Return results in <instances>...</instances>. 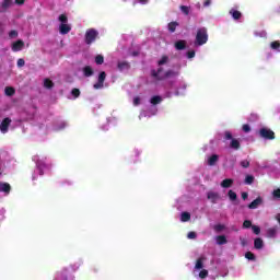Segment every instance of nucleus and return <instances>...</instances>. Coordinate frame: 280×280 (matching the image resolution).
<instances>
[{
    "instance_id": "35",
    "label": "nucleus",
    "mask_w": 280,
    "mask_h": 280,
    "mask_svg": "<svg viewBox=\"0 0 280 280\" xmlns=\"http://www.w3.org/2000/svg\"><path fill=\"white\" fill-rule=\"evenodd\" d=\"M253 183H255V176L253 175H247L245 177V185H253Z\"/></svg>"
},
{
    "instance_id": "31",
    "label": "nucleus",
    "mask_w": 280,
    "mask_h": 280,
    "mask_svg": "<svg viewBox=\"0 0 280 280\" xmlns=\"http://www.w3.org/2000/svg\"><path fill=\"white\" fill-rule=\"evenodd\" d=\"M267 237H277V228H270L267 230Z\"/></svg>"
},
{
    "instance_id": "61",
    "label": "nucleus",
    "mask_w": 280,
    "mask_h": 280,
    "mask_svg": "<svg viewBox=\"0 0 280 280\" xmlns=\"http://www.w3.org/2000/svg\"><path fill=\"white\" fill-rule=\"evenodd\" d=\"M168 89H170V91H173L174 90V85H171Z\"/></svg>"
},
{
    "instance_id": "62",
    "label": "nucleus",
    "mask_w": 280,
    "mask_h": 280,
    "mask_svg": "<svg viewBox=\"0 0 280 280\" xmlns=\"http://www.w3.org/2000/svg\"><path fill=\"white\" fill-rule=\"evenodd\" d=\"M242 244H243V246H245V245H246V242H245V241H243V242H242Z\"/></svg>"
},
{
    "instance_id": "11",
    "label": "nucleus",
    "mask_w": 280,
    "mask_h": 280,
    "mask_svg": "<svg viewBox=\"0 0 280 280\" xmlns=\"http://www.w3.org/2000/svg\"><path fill=\"white\" fill-rule=\"evenodd\" d=\"M259 136L262 138V139H269V140H272L275 139V131L266 128V127H262L260 130H259Z\"/></svg>"
},
{
    "instance_id": "39",
    "label": "nucleus",
    "mask_w": 280,
    "mask_h": 280,
    "mask_svg": "<svg viewBox=\"0 0 280 280\" xmlns=\"http://www.w3.org/2000/svg\"><path fill=\"white\" fill-rule=\"evenodd\" d=\"M95 62H96L97 65H104V56L97 55V56L95 57Z\"/></svg>"
},
{
    "instance_id": "1",
    "label": "nucleus",
    "mask_w": 280,
    "mask_h": 280,
    "mask_svg": "<svg viewBox=\"0 0 280 280\" xmlns=\"http://www.w3.org/2000/svg\"><path fill=\"white\" fill-rule=\"evenodd\" d=\"M170 65V57L162 56L158 60V69H153L151 71L152 78H155V80H165V78H176L178 75L177 70H168L165 71V67Z\"/></svg>"
},
{
    "instance_id": "16",
    "label": "nucleus",
    "mask_w": 280,
    "mask_h": 280,
    "mask_svg": "<svg viewBox=\"0 0 280 280\" xmlns=\"http://www.w3.org/2000/svg\"><path fill=\"white\" fill-rule=\"evenodd\" d=\"M12 187L9 183L0 182V191L8 196L11 191Z\"/></svg>"
},
{
    "instance_id": "3",
    "label": "nucleus",
    "mask_w": 280,
    "mask_h": 280,
    "mask_svg": "<svg viewBox=\"0 0 280 280\" xmlns=\"http://www.w3.org/2000/svg\"><path fill=\"white\" fill-rule=\"evenodd\" d=\"M192 275L196 279H207L209 277V271L205 269V258L197 259Z\"/></svg>"
},
{
    "instance_id": "15",
    "label": "nucleus",
    "mask_w": 280,
    "mask_h": 280,
    "mask_svg": "<svg viewBox=\"0 0 280 280\" xmlns=\"http://www.w3.org/2000/svg\"><path fill=\"white\" fill-rule=\"evenodd\" d=\"M68 124L67 121H58L52 126V132H60V130H65L67 128Z\"/></svg>"
},
{
    "instance_id": "40",
    "label": "nucleus",
    "mask_w": 280,
    "mask_h": 280,
    "mask_svg": "<svg viewBox=\"0 0 280 280\" xmlns=\"http://www.w3.org/2000/svg\"><path fill=\"white\" fill-rule=\"evenodd\" d=\"M252 230L255 235H259L261 233V229L257 225H252Z\"/></svg>"
},
{
    "instance_id": "9",
    "label": "nucleus",
    "mask_w": 280,
    "mask_h": 280,
    "mask_svg": "<svg viewBox=\"0 0 280 280\" xmlns=\"http://www.w3.org/2000/svg\"><path fill=\"white\" fill-rule=\"evenodd\" d=\"M224 139H226L228 141L231 140L230 148H232L233 150H240V140L233 139V135L231 133V131L224 132Z\"/></svg>"
},
{
    "instance_id": "55",
    "label": "nucleus",
    "mask_w": 280,
    "mask_h": 280,
    "mask_svg": "<svg viewBox=\"0 0 280 280\" xmlns=\"http://www.w3.org/2000/svg\"><path fill=\"white\" fill-rule=\"evenodd\" d=\"M257 167H258V170H266L267 166H266V164H262V165L261 164H257Z\"/></svg>"
},
{
    "instance_id": "36",
    "label": "nucleus",
    "mask_w": 280,
    "mask_h": 280,
    "mask_svg": "<svg viewBox=\"0 0 280 280\" xmlns=\"http://www.w3.org/2000/svg\"><path fill=\"white\" fill-rule=\"evenodd\" d=\"M9 38H11V39L19 38V31H16V30L10 31Z\"/></svg>"
},
{
    "instance_id": "45",
    "label": "nucleus",
    "mask_w": 280,
    "mask_h": 280,
    "mask_svg": "<svg viewBox=\"0 0 280 280\" xmlns=\"http://www.w3.org/2000/svg\"><path fill=\"white\" fill-rule=\"evenodd\" d=\"M244 229H250V226H253V223L248 220H245L243 223Z\"/></svg>"
},
{
    "instance_id": "23",
    "label": "nucleus",
    "mask_w": 280,
    "mask_h": 280,
    "mask_svg": "<svg viewBox=\"0 0 280 280\" xmlns=\"http://www.w3.org/2000/svg\"><path fill=\"white\" fill-rule=\"evenodd\" d=\"M219 159H220V158H219L217 154H213V155H211V156H208L207 163H208V165L213 166V165H215V164L218 163V160H219Z\"/></svg>"
},
{
    "instance_id": "2",
    "label": "nucleus",
    "mask_w": 280,
    "mask_h": 280,
    "mask_svg": "<svg viewBox=\"0 0 280 280\" xmlns=\"http://www.w3.org/2000/svg\"><path fill=\"white\" fill-rule=\"evenodd\" d=\"M33 161L36 165V170L33 173L32 180H36L38 176H43V174L49 170V164L47 163V156L45 155H34Z\"/></svg>"
},
{
    "instance_id": "44",
    "label": "nucleus",
    "mask_w": 280,
    "mask_h": 280,
    "mask_svg": "<svg viewBox=\"0 0 280 280\" xmlns=\"http://www.w3.org/2000/svg\"><path fill=\"white\" fill-rule=\"evenodd\" d=\"M241 165L246 168V167H249L250 166V162L248 160H243L241 161Z\"/></svg>"
},
{
    "instance_id": "14",
    "label": "nucleus",
    "mask_w": 280,
    "mask_h": 280,
    "mask_svg": "<svg viewBox=\"0 0 280 280\" xmlns=\"http://www.w3.org/2000/svg\"><path fill=\"white\" fill-rule=\"evenodd\" d=\"M208 200H210L213 205H215L220 200V192L208 191L207 194Z\"/></svg>"
},
{
    "instance_id": "34",
    "label": "nucleus",
    "mask_w": 280,
    "mask_h": 280,
    "mask_svg": "<svg viewBox=\"0 0 280 280\" xmlns=\"http://www.w3.org/2000/svg\"><path fill=\"white\" fill-rule=\"evenodd\" d=\"M44 86H45V89H54V81H51L49 79H45Z\"/></svg>"
},
{
    "instance_id": "30",
    "label": "nucleus",
    "mask_w": 280,
    "mask_h": 280,
    "mask_svg": "<svg viewBox=\"0 0 280 280\" xmlns=\"http://www.w3.org/2000/svg\"><path fill=\"white\" fill-rule=\"evenodd\" d=\"M167 27H168V32L174 34V32H176V27H178V22H171L168 23Z\"/></svg>"
},
{
    "instance_id": "47",
    "label": "nucleus",
    "mask_w": 280,
    "mask_h": 280,
    "mask_svg": "<svg viewBox=\"0 0 280 280\" xmlns=\"http://www.w3.org/2000/svg\"><path fill=\"white\" fill-rule=\"evenodd\" d=\"M139 104H141V98L139 96H136L133 98V106H139Z\"/></svg>"
},
{
    "instance_id": "59",
    "label": "nucleus",
    "mask_w": 280,
    "mask_h": 280,
    "mask_svg": "<svg viewBox=\"0 0 280 280\" xmlns=\"http://www.w3.org/2000/svg\"><path fill=\"white\" fill-rule=\"evenodd\" d=\"M267 58H272V52H267Z\"/></svg>"
},
{
    "instance_id": "22",
    "label": "nucleus",
    "mask_w": 280,
    "mask_h": 280,
    "mask_svg": "<svg viewBox=\"0 0 280 280\" xmlns=\"http://www.w3.org/2000/svg\"><path fill=\"white\" fill-rule=\"evenodd\" d=\"M254 248H256V250H261V248H264V240H261L260 237L255 238Z\"/></svg>"
},
{
    "instance_id": "49",
    "label": "nucleus",
    "mask_w": 280,
    "mask_h": 280,
    "mask_svg": "<svg viewBox=\"0 0 280 280\" xmlns=\"http://www.w3.org/2000/svg\"><path fill=\"white\" fill-rule=\"evenodd\" d=\"M273 198H280V189H276L272 192Z\"/></svg>"
},
{
    "instance_id": "6",
    "label": "nucleus",
    "mask_w": 280,
    "mask_h": 280,
    "mask_svg": "<svg viewBox=\"0 0 280 280\" xmlns=\"http://www.w3.org/2000/svg\"><path fill=\"white\" fill-rule=\"evenodd\" d=\"M100 36V32L95 28H90L85 32V43L86 45H93L95 40H97V37Z\"/></svg>"
},
{
    "instance_id": "43",
    "label": "nucleus",
    "mask_w": 280,
    "mask_h": 280,
    "mask_svg": "<svg viewBox=\"0 0 280 280\" xmlns=\"http://www.w3.org/2000/svg\"><path fill=\"white\" fill-rule=\"evenodd\" d=\"M71 95H73L74 98H75V97H80V90L73 89V90L71 91Z\"/></svg>"
},
{
    "instance_id": "56",
    "label": "nucleus",
    "mask_w": 280,
    "mask_h": 280,
    "mask_svg": "<svg viewBox=\"0 0 280 280\" xmlns=\"http://www.w3.org/2000/svg\"><path fill=\"white\" fill-rule=\"evenodd\" d=\"M243 200H246L248 198V192H242Z\"/></svg>"
},
{
    "instance_id": "29",
    "label": "nucleus",
    "mask_w": 280,
    "mask_h": 280,
    "mask_svg": "<svg viewBox=\"0 0 280 280\" xmlns=\"http://www.w3.org/2000/svg\"><path fill=\"white\" fill-rule=\"evenodd\" d=\"M161 102H163V98L161 96H153L151 97L150 100V103L153 105V106H156V104H161Z\"/></svg>"
},
{
    "instance_id": "48",
    "label": "nucleus",
    "mask_w": 280,
    "mask_h": 280,
    "mask_svg": "<svg viewBox=\"0 0 280 280\" xmlns=\"http://www.w3.org/2000/svg\"><path fill=\"white\" fill-rule=\"evenodd\" d=\"M180 10L184 14H189V7L182 5Z\"/></svg>"
},
{
    "instance_id": "58",
    "label": "nucleus",
    "mask_w": 280,
    "mask_h": 280,
    "mask_svg": "<svg viewBox=\"0 0 280 280\" xmlns=\"http://www.w3.org/2000/svg\"><path fill=\"white\" fill-rule=\"evenodd\" d=\"M3 174V166L0 164V176Z\"/></svg>"
},
{
    "instance_id": "37",
    "label": "nucleus",
    "mask_w": 280,
    "mask_h": 280,
    "mask_svg": "<svg viewBox=\"0 0 280 280\" xmlns=\"http://www.w3.org/2000/svg\"><path fill=\"white\" fill-rule=\"evenodd\" d=\"M12 3H13V0H3L2 8H4V10H8V8L12 5Z\"/></svg>"
},
{
    "instance_id": "50",
    "label": "nucleus",
    "mask_w": 280,
    "mask_h": 280,
    "mask_svg": "<svg viewBox=\"0 0 280 280\" xmlns=\"http://www.w3.org/2000/svg\"><path fill=\"white\" fill-rule=\"evenodd\" d=\"M243 132H250V126L249 125H243Z\"/></svg>"
},
{
    "instance_id": "54",
    "label": "nucleus",
    "mask_w": 280,
    "mask_h": 280,
    "mask_svg": "<svg viewBox=\"0 0 280 280\" xmlns=\"http://www.w3.org/2000/svg\"><path fill=\"white\" fill-rule=\"evenodd\" d=\"M16 5H23L25 3V0H15Z\"/></svg>"
},
{
    "instance_id": "38",
    "label": "nucleus",
    "mask_w": 280,
    "mask_h": 280,
    "mask_svg": "<svg viewBox=\"0 0 280 280\" xmlns=\"http://www.w3.org/2000/svg\"><path fill=\"white\" fill-rule=\"evenodd\" d=\"M228 196L230 200H237V194H235L233 190H229Z\"/></svg>"
},
{
    "instance_id": "4",
    "label": "nucleus",
    "mask_w": 280,
    "mask_h": 280,
    "mask_svg": "<svg viewBox=\"0 0 280 280\" xmlns=\"http://www.w3.org/2000/svg\"><path fill=\"white\" fill-rule=\"evenodd\" d=\"M208 40L209 33L207 32V27L198 28L195 38V47H202V45H207Z\"/></svg>"
},
{
    "instance_id": "27",
    "label": "nucleus",
    "mask_w": 280,
    "mask_h": 280,
    "mask_svg": "<svg viewBox=\"0 0 280 280\" xmlns=\"http://www.w3.org/2000/svg\"><path fill=\"white\" fill-rule=\"evenodd\" d=\"M191 220V214L189 212L180 213V222H189Z\"/></svg>"
},
{
    "instance_id": "52",
    "label": "nucleus",
    "mask_w": 280,
    "mask_h": 280,
    "mask_svg": "<svg viewBox=\"0 0 280 280\" xmlns=\"http://www.w3.org/2000/svg\"><path fill=\"white\" fill-rule=\"evenodd\" d=\"M18 67H25V60L24 59H19L18 60Z\"/></svg>"
},
{
    "instance_id": "18",
    "label": "nucleus",
    "mask_w": 280,
    "mask_h": 280,
    "mask_svg": "<svg viewBox=\"0 0 280 280\" xmlns=\"http://www.w3.org/2000/svg\"><path fill=\"white\" fill-rule=\"evenodd\" d=\"M187 47V42L179 39L177 42H175V49H177V51H183V49H185Z\"/></svg>"
},
{
    "instance_id": "10",
    "label": "nucleus",
    "mask_w": 280,
    "mask_h": 280,
    "mask_svg": "<svg viewBox=\"0 0 280 280\" xmlns=\"http://www.w3.org/2000/svg\"><path fill=\"white\" fill-rule=\"evenodd\" d=\"M106 80V72L102 71L98 74L97 82L93 85V89L96 91H100L101 89H104V82Z\"/></svg>"
},
{
    "instance_id": "41",
    "label": "nucleus",
    "mask_w": 280,
    "mask_h": 280,
    "mask_svg": "<svg viewBox=\"0 0 280 280\" xmlns=\"http://www.w3.org/2000/svg\"><path fill=\"white\" fill-rule=\"evenodd\" d=\"M255 36H259L260 38H266V31L255 32Z\"/></svg>"
},
{
    "instance_id": "13",
    "label": "nucleus",
    "mask_w": 280,
    "mask_h": 280,
    "mask_svg": "<svg viewBox=\"0 0 280 280\" xmlns=\"http://www.w3.org/2000/svg\"><path fill=\"white\" fill-rule=\"evenodd\" d=\"M10 124H12V119L10 118H4L1 124H0V132L2 135H7L9 128H10Z\"/></svg>"
},
{
    "instance_id": "12",
    "label": "nucleus",
    "mask_w": 280,
    "mask_h": 280,
    "mask_svg": "<svg viewBox=\"0 0 280 280\" xmlns=\"http://www.w3.org/2000/svg\"><path fill=\"white\" fill-rule=\"evenodd\" d=\"M24 48H25V42H23V39H18L11 44V49L14 52L23 51Z\"/></svg>"
},
{
    "instance_id": "20",
    "label": "nucleus",
    "mask_w": 280,
    "mask_h": 280,
    "mask_svg": "<svg viewBox=\"0 0 280 280\" xmlns=\"http://www.w3.org/2000/svg\"><path fill=\"white\" fill-rule=\"evenodd\" d=\"M262 200L260 197L256 198L248 205V209H257L261 205Z\"/></svg>"
},
{
    "instance_id": "32",
    "label": "nucleus",
    "mask_w": 280,
    "mask_h": 280,
    "mask_svg": "<svg viewBox=\"0 0 280 280\" xmlns=\"http://www.w3.org/2000/svg\"><path fill=\"white\" fill-rule=\"evenodd\" d=\"M245 259H248V261H256L257 257L252 252H247L245 254Z\"/></svg>"
},
{
    "instance_id": "17",
    "label": "nucleus",
    "mask_w": 280,
    "mask_h": 280,
    "mask_svg": "<svg viewBox=\"0 0 280 280\" xmlns=\"http://www.w3.org/2000/svg\"><path fill=\"white\" fill-rule=\"evenodd\" d=\"M117 69L121 72L128 71V69H130V63H128V61H118Z\"/></svg>"
},
{
    "instance_id": "7",
    "label": "nucleus",
    "mask_w": 280,
    "mask_h": 280,
    "mask_svg": "<svg viewBox=\"0 0 280 280\" xmlns=\"http://www.w3.org/2000/svg\"><path fill=\"white\" fill-rule=\"evenodd\" d=\"M185 91H187V83L182 82V83H179V85L175 90V92L168 91L165 94V97H172V95H176V96L185 95Z\"/></svg>"
},
{
    "instance_id": "26",
    "label": "nucleus",
    "mask_w": 280,
    "mask_h": 280,
    "mask_svg": "<svg viewBox=\"0 0 280 280\" xmlns=\"http://www.w3.org/2000/svg\"><path fill=\"white\" fill-rule=\"evenodd\" d=\"M232 185H233V179L231 178H228L221 182V187H223V189H229V187H231Z\"/></svg>"
},
{
    "instance_id": "24",
    "label": "nucleus",
    "mask_w": 280,
    "mask_h": 280,
    "mask_svg": "<svg viewBox=\"0 0 280 280\" xmlns=\"http://www.w3.org/2000/svg\"><path fill=\"white\" fill-rule=\"evenodd\" d=\"M269 47H270V49H272V51H277L278 54H280V42L279 40L271 42Z\"/></svg>"
},
{
    "instance_id": "51",
    "label": "nucleus",
    "mask_w": 280,
    "mask_h": 280,
    "mask_svg": "<svg viewBox=\"0 0 280 280\" xmlns=\"http://www.w3.org/2000/svg\"><path fill=\"white\" fill-rule=\"evenodd\" d=\"M138 3H140L141 5H148L150 0H136Z\"/></svg>"
},
{
    "instance_id": "5",
    "label": "nucleus",
    "mask_w": 280,
    "mask_h": 280,
    "mask_svg": "<svg viewBox=\"0 0 280 280\" xmlns=\"http://www.w3.org/2000/svg\"><path fill=\"white\" fill-rule=\"evenodd\" d=\"M59 21V33L65 36L67 34H69V32H71V24H69V19L65 15L61 14L58 18Z\"/></svg>"
},
{
    "instance_id": "25",
    "label": "nucleus",
    "mask_w": 280,
    "mask_h": 280,
    "mask_svg": "<svg viewBox=\"0 0 280 280\" xmlns=\"http://www.w3.org/2000/svg\"><path fill=\"white\" fill-rule=\"evenodd\" d=\"M83 74L85 78H91V75H93V68L91 66H85L83 68Z\"/></svg>"
},
{
    "instance_id": "8",
    "label": "nucleus",
    "mask_w": 280,
    "mask_h": 280,
    "mask_svg": "<svg viewBox=\"0 0 280 280\" xmlns=\"http://www.w3.org/2000/svg\"><path fill=\"white\" fill-rule=\"evenodd\" d=\"M56 280H75V276L69 272V269L65 268L57 272Z\"/></svg>"
},
{
    "instance_id": "33",
    "label": "nucleus",
    "mask_w": 280,
    "mask_h": 280,
    "mask_svg": "<svg viewBox=\"0 0 280 280\" xmlns=\"http://www.w3.org/2000/svg\"><path fill=\"white\" fill-rule=\"evenodd\" d=\"M217 244H219V246H222V244H226V236L224 235L217 236Z\"/></svg>"
},
{
    "instance_id": "60",
    "label": "nucleus",
    "mask_w": 280,
    "mask_h": 280,
    "mask_svg": "<svg viewBox=\"0 0 280 280\" xmlns=\"http://www.w3.org/2000/svg\"><path fill=\"white\" fill-rule=\"evenodd\" d=\"M136 154L139 156V154H141V151H139L138 149L136 150Z\"/></svg>"
},
{
    "instance_id": "53",
    "label": "nucleus",
    "mask_w": 280,
    "mask_h": 280,
    "mask_svg": "<svg viewBox=\"0 0 280 280\" xmlns=\"http://www.w3.org/2000/svg\"><path fill=\"white\" fill-rule=\"evenodd\" d=\"M203 5L205 8H209V5H211V0H205Z\"/></svg>"
},
{
    "instance_id": "46",
    "label": "nucleus",
    "mask_w": 280,
    "mask_h": 280,
    "mask_svg": "<svg viewBox=\"0 0 280 280\" xmlns=\"http://www.w3.org/2000/svg\"><path fill=\"white\" fill-rule=\"evenodd\" d=\"M187 237H188V240H196L197 234H196V232H189V233L187 234Z\"/></svg>"
},
{
    "instance_id": "21",
    "label": "nucleus",
    "mask_w": 280,
    "mask_h": 280,
    "mask_svg": "<svg viewBox=\"0 0 280 280\" xmlns=\"http://www.w3.org/2000/svg\"><path fill=\"white\" fill-rule=\"evenodd\" d=\"M230 14L232 15V19H234V21H240V19H242V12L235 9H231Z\"/></svg>"
},
{
    "instance_id": "19",
    "label": "nucleus",
    "mask_w": 280,
    "mask_h": 280,
    "mask_svg": "<svg viewBox=\"0 0 280 280\" xmlns=\"http://www.w3.org/2000/svg\"><path fill=\"white\" fill-rule=\"evenodd\" d=\"M158 110H159V109H158L156 107H152V108H151V113L142 112V113H140L139 118L141 119V118H143V117H152V116L156 115Z\"/></svg>"
},
{
    "instance_id": "42",
    "label": "nucleus",
    "mask_w": 280,
    "mask_h": 280,
    "mask_svg": "<svg viewBox=\"0 0 280 280\" xmlns=\"http://www.w3.org/2000/svg\"><path fill=\"white\" fill-rule=\"evenodd\" d=\"M187 58L191 60V58H196V51L195 50H189L186 54Z\"/></svg>"
},
{
    "instance_id": "28",
    "label": "nucleus",
    "mask_w": 280,
    "mask_h": 280,
    "mask_svg": "<svg viewBox=\"0 0 280 280\" xmlns=\"http://www.w3.org/2000/svg\"><path fill=\"white\" fill-rule=\"evenodd\" d=\"M14 93H15V90H14V88H12V86H7V88L4 89V94H5L8 97H12V95H14Z\"/></svg>"
},
{
    "instance_id": "57",
    "label": "nucleus",
    "mask_w": 280,
    "mask_h": 280,
    "mask_svg": "<svg viewBox=\"0 0 280 280\" xmlns=\"http://www.w3.org/2000/svg\"><path fill=\"white\" fill-rule=\"evenodd\" d=\"M215 229H217V231H223L224 230V225H217Z\"/></svg>"
}]
</instances>
